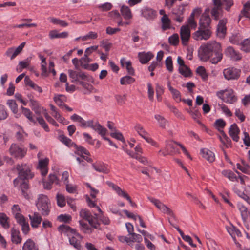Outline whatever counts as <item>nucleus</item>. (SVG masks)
Instances as JSON below:
<instances>
[{
    "mask_svg": "<svg viewBox=\"0 0 250 250\" xmlns=\"http://www.w3.org/2000/svg\"><path fill=\"white\" fill-rule=\"evenodd\" d=\"M240 69L234 67H229L223 70L224 76L228 80H238L240 76Z\"/></svg>",
    "mask_w": 250,
    "mask_h": 250,
    "instance_id": "9d476101",
    "label": "nucleus"
},
{
    "mask_svg": "<svg viewBox=\"0 0 250 250\" xmlns=\"http://www.w3.org/2000/svg\"><path fill=\"white\" fill-rule=\"evenodd\" d=\"M213 6L210 9V14L215 20H219L223 16V7L229 11L233 5L232 0H213Z\"/></svg>",
    "mask_w": 250,
    "mask_h": 250,
    "instance_id": "7ed1b4c3",
    "label": "nucleus"
},
{
    "mask_svg": "<svg viewBox=\"0 0 250 250\" xmlns=\"http://www.w3.org/2000/svg\"><path fill=\"white\" fill-rule=\"evenodd\" d=\"M59 139L61 142H62L68 146H71L73 145L72 140L63 134L59 135Z\"/></svg>",
    "mask_w": 250,
    "mask_h": 250,
    "instance_id": "864d4df0",
    "label": "nucleus"
},
{
    "mask_svg": "<svg viewBox=\"0 0 250 250\" xmlns=\"http://www.w3.org/2000/svg\"><path fill=\"white\" fill-rule=\"evenodd\" d=\"M22 113L32 123L36 124V122L32 117V112L28 108L21 106Z\"/></svg>",
    "mask_w": 250,
    "mask_h": 250,
    "instance_id": "ea45409f",
    "label": "nucleus"
},
{
    "mask_svg": "<svg viewBox=\"0 0 250 250\" xmlns=\"http://www.w3.org/2000/svg\"><path fill=\"white\" fill-rule=\"evenodd\" d=\"M92 166L94 170L98 172L107 174L110 171L107 166L103 163L98 162L93 163Z\"/></svg>",
    "mask_w": 250,
    "mask_h": 250,
    "instance_id": "b1692460",
    "label": "nucleus"
},
{
    "mask_svg": "<svg viewBox=\"0 0 250 250\" xmlns=\"http://www.w3.org/2000/svg\"><path fill=\"white\" fill-rule=\"evenodd\" d=\"M20 184H21V185H20L21 189L23 196L25 198H28L29 195H28L27 192L26 191V190L28 188V183L26 182L23 181H22V183H21Z\"/></svg>",
    "mask_w": 250,
    "mask_h": 250,
    "instance_id": "603ef678",
    "label": "nucleus"
},
{
    "mask_svg": "<svg viewBox=\"0 0 250 250\" xmlns=\"http://www.w3.org/2000/svg\"><path fill=\"white\" fill-rule=\"evenodd\" d=\"M68 73L70 78L71 79V82L75 83L79 81V79L83 80L87 79V76L83 72H77L73 70L69 69L68 70Z\"/></svg>",
    "mask_w": 250,
    "mask_h": 250,
    "instance_id": "aec40b11",
    "label": "nucleus"
},
{
    "mask_svg": "<svg viewBox=\"0 0 250 250\" xmlns=\"http://www.w3.org/2000/svg\"><path fill=\"white\" fill-rule=\"evenodd\" d=\"M48 162L49 159L47 158L40 160L39 161L38 168L40 169L41 174L43 176L46 175L48 172L47 166Z\"/></svg>",
    "mask_w": 250,
    "mask_h": 250,
    "instance_id": "cd10ccee",
    "label": "nucleus"
},
{
    "mask_svg": "<svg viewBox=\"0 0 250 250\" xmlns=\"http://www.w3.org/2000/svg\"><path fill=\"white\" fill-rule=\"evenodd\" d=\"M9 217L4 213H0V224L5 229H8L10 227V224L8 221Z\"/></svg>",
    "mask_w": 250,
    "mask_h": 250,
    "instance_id": "e433bc0d",
    "label": "nucleus"
},
{
    "mask_svg": "<svg viewBox=\"0 0 250 250\" xmlns=\"http://www.w3.org/2000/svg\"><path fill=\"white\" fill-rule=\"evenodd\" d=\"M211 33L210 29L199 27L198 30L192 34V37L196 41L207 40L211 37Z\"/></svg>",
    "mask_w": 250,
    "mask_h": 250,
    "instance_id": "6e6552de",
    "label": "nucleus"
},
{
    "mask_svg": "<svg viewBox=\"0 0 250 250\" xmlns=\"http://www.w3.org/2000/svg\"><path fill=\"white\" fill-rule=\"evenodd\" d=\"M225 55L233 61H238L242 58V54L232 46L227 47L224 51Z\"/></svg>",
    "mask_w": 250,
    "mask_h": 250,
    "instance_id": "ddd939ff",
    "label": "nucleus"
},
{
    "mask_svg": "<svg viewBox=\"0 0 250 250\" xmlns=\"http://www.w3.org/2000/svg\"><path fill=\"white\" fill-rule=\"evenodd\" d=\"M179 71L180 74L185 77H188L191 74V72L189 69L186 65L179 67Z\"/></svg>",
    "mask_w": 250,
    "mask_h": 250,
    "instance_id": "4d7b16f0",
    "label": "nucleus"
},
{
    "mask_svg": "<svg viewBox=\"0 0 250 250\" xmlns=\"http://www.w3.org/2000/svg\"><path fill=\"white\" fill-rule=\"evenodd\" d=\"M48 19L52 23L59 25L62 27H64L68 25V23L64 20H60L54 17H49Z\"/></svg>",
    "mask_w": 250,
    "mask_h": 250,
    "instance_id": "79ce46f5",
    "label": "nucleus"
},
{
    "mask_svg": "<svg viewBox=\"0 0 250 250\" xmlns=\"http://www.w3.org/2000/svg\"><path fill=\"white\" fill-rule=\"evenodd\" d=\"M197 73L199 74L204 80H206L208 75L206 71V69L203 66H199L196 70Z\"/></svg>",
    "mask_w": 250,
    "mask_h": 250,
    "instance_id": "bf43d9fd",
    "label": "nucleus"
},
{
    "mask_svg": "<svg viewBox=\"0 0 250 250\" xmlns=\"http://www.w3.org/2000/svg\"><path fill=\"white\" fill-rule=\"evenodd\" d=\"M30 102L31 104V106L32 109L35 111V113L40 114V111H39V106L38 102L33 98L30 99Z\"/></svg>",
    "mask_w": 250,
    "mask_h": 250,
    "instance_id": "680f3d73",
    "label": "nucleus"
},
{
    "mask_svg": "<svg viewBox=\"0 0 250 250\" xmlns=\"http://www.w3.org/2000/svg\"><path fill=\"white\" fill-rule=\"evenodd\" d=\"M16 221L21 226L23 233L27 235L30 230V227L28 222L26 221L25 217L24 216L21 217Z\"/></svg>",
    "mask_w": 250,
    "mask_h": 250,
    "instance_id": "c756f323",
    "label": "nucleus"
},
{
    "mask_svg": "<svg viewBox=\"0 0 250 250\" xmlns=\"http://www.w3.org/2000/svg\"><path fill=\"white\" fill-rule=\"evenodd\" d=\"M36 206L42 215L47 216L49 214L50 203L47 196L43 194L39 195L36 202Z\"/></svg>",
    "mask_w": 250,
    "mask_h": 250,
    "instance_id": "39448f33",
    "label": "nucleus"
},
{
    "mask_svg": "<svg viewBox=\"0 0 250 250\" xmlns=\"http://www.w3.org/2000/svg\"><path fill=\"white\" fill-rule=\"evenodd\" d=\"M98 37L97 34L94 32H89L87 34L82 37V40L83 41L87 40L89 39H96Z\"/></svg>",
    "mask_w": 250,
    "mask_h": 250,
    "instance_id": "338daca9",
    "label": "nucleus"
},
{
    "mask_svg": "<svg viewBox=\"0 0 250 250\" xmlns=\"http://www.w3.org/2000/svg\"><path fill=\"white\" fill-rule=\"evenodd\" d=\"M168 42L171 45L176 46L179 42V37L178 34H174L168 38Z\"/></svg>",
    "mask_w": 250,
    "mask_h": 250,
    "instance_id": "5fc2aeb1",
    "label": "nucleus"
},
{
    "mask_svg": "<svg viewBox=\"0 0 250 250\" xmlns=\"http://www.w3.org/2000/svg\"><path fill=\"white\" fill-rule=\"evenodd\" d=\"M30 221V224L33 228H38L41 224L42 220V216L38 212H34L28 215Z\"/></svg>",
    "mask_w": 250,
    "mask_h": 250,
    "instance_id": "412c9836",
    "label": "nucleus"
},
{
    "mask_svg": "<svg viewBox=\"0 0 250 250\" xmlns=\"http://www.w3.org/2000/svg\"><path fill=\"white\" fill-rule=\"evenodd\" d=\"M201 153L202 157L205 158L207 161L210 163H212L215 160L214 154L207 148H203L201 150Z\"/></svg>",
    "mask_w": 250,
    "mask_h": 250,
    "instance_id": "7c9ffc66",
    "label": "nucleus"
},
{
    "mask_svg": "<svg viewBox=\"0 0 250 250\" xmlns=\"http://www.w3.org/2000/svg\"><path fill=\"white\" fill-rule=\"evenodd\" d=\"M227 19L223 18L219 21V23L217 27V35L220 38H224L226 34V24L227 23Z\"/></svg>",
    "mask_w": 250,
    "mask_h": 250,
    "instance_id": "a211bd4d",
    "label": "nucleus"
},
{
    "mask_svg": "<svg viewBox=\"0 0 250 250\" xmlns=\"http://www.w3.org/2000/svg\"><path fill=\"white\" fill-rule=\"evenodd\" d=\"M52 115L60 123H62L64 125L68 124V122L66 121L65 119L57 111L52 112Z\"/></svg>",
    "mask_w": 250,
    "mask_h": 250,
    "instance_id": "6e6d98bb",
    "label": "nucleus"
},
{
    "mask_svg": "<svg viewBox=\"0 0 250 250\" xmlns=\"http://www.w3.org/2000/svg\"><path fill=\"white\" fill-rule=\"evenodd\" d=\"M57 205L60 207H63L66 204L65 199L63 195L58 193L56 196Z\"/></svg>",
    "mask_w": 250,
    "mask_h": 250,
    "instance_id": "13d9d810",
    "label": "nucleus"
},
{
    "mask_svg": "<svg viewBox=\"0 0 250 250\" xmlns=\"http://www.w3.org/2000/svg\"><path fill=\"white\" fill-rule=\"evenodd\" d=\"M9 151L11 156L16 159L21 160L26 155L27 149L24 147L23 145L12 144Z\"/></svg>",
    "mask_w": 250,
    "mask_h": 250,
    "instance_id": "423d86ee",
    "label": "nucleus"
},
{
    "mask_svg": "<svg viewBox=\"0 0 250 250\" xmlns=\"http://www.w3.org/2000/svg\"><path fill=\"white\" fill-rule=\"evenodd\" d=\"M11 240L13 243L15 244H19L21 243L22 238L21 236L19 230L14 228L11 229Z\"/></svg>",
    "mask_w": 250,
    "mask_h": 250,
    "instance_id": "c85d7f7f",
    "label": "nucleus"
},
{
    "mask_svg": "<svg viewBox=\"0 0 250 250\" xmlns=\"http://www.w3.org/2000/svg\"><path fill=\"white\" fill-rule=\"evenodd\" d=\"M88 127H91L94 130L97 132L98 134L102 137L103 139L105 137L107 130L105 127L102 126L98 122H96L94 124L93 120H88Z\"/></svg>",
    "mask_w": 250,
    "mask_h": 250,
    "instance_id": "4468645a",
    "label": "nucleus"
},
{
    "mask_svg": "<svg viewBox=\"0 0 250 250\" xmlns=\"http://www.w3.org/2000/svg\"><path fill=\"white\" fill-rule=\"evenodd\" d=\"M161 21L162 22L161 28L163 30L165 31L170 29L171 26V21L167 15L162 16L161 19Z\"/></svg>",
    "mask_w": 250,
    "mask_h": 250,
    "instance_id": "c9c22d12",
    "label": "nucleus"
},
{
    "mask_svg": "<svg viewBox=\"0 0 250 250\" xmlns=\"http://www.w3.org/2000/svg\"><path fill=\"white\" fill-rule=\"evenodd\" d=\"M166 66L167 70L170 72H172L173 70L172 58L169 56L167 58L165 61Z\"/></svg>",
    "mask_w": 250,
    "mask_h": 250,
    "instance_id": "e2e57ef3",
    "label": "nucleus"
},
{
    "mask_svg": "<svg viewBox=\"0 0 250 250\" xmlns=\"http://www.w3.org/2000/svg\"><path fill=\"white\" fill-rule=\"evenodd\" d=\"M120 11L121 14L125 20H130L132 18V14L131 9L127 6L122 5Z\"/></svg>",
    "mask_w": 250,
    "mask_h": 250,
    "instance_id": "72a5a7b5",
    "label": "nucleus"
},
{
    "mask_svg": "<svg viewBox=\"0 0 250 250\" xmlns=\"http://www.w3.org/2000/svg\"><path fill=\"white\" fill-rule=\"evenodd\" d=\"M216 96L225 102L229 104H233L237 100V98L233 94V91L231 89H225L217 91Z\"/></svg>",
    "mask_w": 250,
    "mask_h": 250,
    "instance_id": "0eeeda50",
    "label": "nucleus"
},
{
    "mask_svg": "<svg viewBox=\"0 0 250 250\" xmlns=\"http://www.w3.org/2000/svg\"><path fill=\"white\" fill-rule=\"evenodd\" d=\"M141 16L148 20H153L157 16V12L152 8L145 7L141 10Z\"/></svg>",
    "mask_w": 250,
    "mask_h": 250,
    "instance_id": "6ab92c4d",
    "label": "nucleus"
},
{
    "mask_svg": "<svg viewBox=\"0 0 250 250\" xmlns=\"http://www.w3.org/2000/svg\"><path fill=\"white\" fill-rule=\"evenodd\" d=\"M191 31L188 25H182L180 28V35L182 43L184 46H187L191 36Z\"/></svg>",
    "mask_w": 250,
    "mask_h": 250,
    "instance_id": "9b49d317",
    "label": "nucleus"
},
{
    "mask_svg": "<svg viewBox=\"0 0 250 250\" xmlns=\"http://www.w3.org/2000/svg\"><path fill=\"white\" fill-rule=\"evenodd\" d=\"M235 192L241 198L246 201L249 205H250V198L244 192L240 191L237 189H234Z\"/></svg>",
    "mask_w": 250,
    "mask_h": 250,
    "instance_id": "69168bd1",
    "label": "nucleus"
},
{
    "mask_svg": "<svg viewBox=\"0 0 250 250\" xmlns=\"http://www.w3.org/2000/svg\"><path fill=\"white\" fill-rule=\"evenodd\" d=\"M184 8L182 6H178L172 11V14L174 16V20L178 22H182L183 21V14Z\"/></svg>",
    "mask_w": 250,
    "mask_h": 250,
    "instance_id": "5701e85b",
    "label": "nucleus"
},
{
    "mask_svg": "<svg viewBox=\"0 0 250 250\" xmlns=\"http://www.w3.org/2000/svg\"><path fill=\"white\" fill-rule=\"evenodd\" d=\"M239 133L240 130L236 124H233L230 126L229 133L233 141L238 142L239 140L238 134Z\"/></svg>",
    "mask_w": 250,
    "mask_h": 250,
    "instance_id": "393cba45",
    "label": "nucleus"
},
{
    "mask_svg": "<svg viewBox=\"0 0 250 250\" xmlns=\"http://www.w3.org/2000/svg\"><path fill=\"white\" fill-rule=\"evenodd\" d=\"M198 56L200 60L206 62L211 58L210 62L217 64L222 59V53L220 43L215 41H210L202 44L198 50Z\"/></svg>",
    "mask_w": 250,
    "mask_h": 250,
    "instance_id": "f257e3e1",
    "label": "nucleus"
},
{
    "mask_svg": "<svg viewBox=\"0 0 250 250\" xmlns=\"http://www.w3.org/2000/svg\"><path fill=\"white\" fill-rule=\"evenodd\" d=\"M81 218L88 221L89 224L85 222L83 220L79 221L80 229L84 233L90 234L92 233L93 229H100V223L98 220L97 214L95 213L93 215L88 210L82 209L79 213Z\"/></svg>",
    "mask_w": 250,
    "mask_h": 250,
    "instance_id": "f03ea898",
    "label": "nucleus"
},
{
    "mask_svg": "<svg viewBox=\"0 0 250 250\" xmlns=\"http://www.w3.org/2000/svg\"><path fill=\"white\" fill-rule=\"evenodd\" d=\"M209 9H207L202 14L199 21V27L210 29L211 19L209 16Z\"/></svg>",
    "mask_w": 250,
    "mask_h": 250,
    "instance_id": "2eb2a0df",
    "label": "nucleus"
},
{
    "mask_svg": "<svg viewBox=\"0 0 250 250\" xmlns=\"http://www.w3.org/2000/svg\"><path fill=\"white\" fill-rule=\"evenodd\" d=\"M179 143L174 142L173 141H168L166 142V149H167V152H163V155L166 156L167 154L172 155L178 152V150L176 148L175 145Z\"/></svg>",
    "mask_w": 250,
    "mask_h": 250,
    "instance_id": "4be33fe9",
    "label": "nucleus"
},
{
    "mask_svg": "<svg viewBox=\"0 0 250 250\" xmlns=\"http://www.w3.org/2000/svg\"><path fill=\"white\" fill-rule=\"evenodd\" d=\"M12 212L16 220L23 216V215L21 214L20 208L18 205H13L12 208Z\"/></svg>",
    "mask_w": 250,
    "mask_h": 250,
    "instance_id": "37998d69",
    "label": "nucleus"
},
{
    "mask_svg": "<svg viewBox=\"0 0 250 250\" xmlns=\"http://www.w3.org/2000/svg\"><path fill=\"white\" fill-rule=\"evenodd\" d=\"M222 174L232 181L237 180L235 174L230 170H224L222 171Z\"/></svg>",
    "mask_w": 250,
    "mask_h": 250,
    "instance_id": "3c124183",
    "label": "nucleus"
},
{
    "mask_svg": "<svg viewBox=\"0 0 250 250\" xmlns=\"http://www.w3.org/2000/svg\"><path fill=\"white\" fill-rule=\"evenodd\" d=\"M7 104L14 114L18 113V105L14 100H8L7 101Z\"/></svg>",
    "mask_w": 250,
    "mask_h": 250,
    "instance_id": "49530a36",
    "label": "nucleus"
},
{
    "mask_svg": "<svg viewBox=\"0 0 250 250\" xmlns=\"http://www.w3.org/2000/svg\"><path fill=\"white\" fill-rule=\"evenodd\" d=\"M70 119L73 122H76L79 123V125L82 127H88V121L86 122L82 117L76 114H74L73 115H72L71 116Z\"/></svg>",
    "mask_w": 250,
    "mask_h": 250,
    "instance_id": "2f4dec72",
    "label": "nucleus"
},
{
    "mask_svg": "<svg viewBox=\"0 0 250 250\" xmlns=\"http://www.w3.org/2000/svg\"><path fill=\"white\" fill-rule=\"evenodd\" d=\"M16 169L19 172V177L14 179L13 183L15 186L18 185L20 180H25L32 178L34 175L31 172L30 167L26 164L18 165Z\"/></svg>",
    "mask_w": 250,
    "mask_h": 250,
    "instance_id": "20e7f679",
    "label": "nucleus"
},
{
    "mask_svg": "<svg viewBox=\"0 0 250 250\" xmlns=\"http://www.w3.org/2000/svg\"><path fill=\"white\" fill-rule=\"evenodd\" d=\"M22 250H39V247L31 239H28L24 243Z\"/></svg>",
    "mask_w": 250,
    "mask_h": 250,
    "instance_id": "473e14b6",
    "label": "nucleus"
},
{
    "mask_svg": "<svg viewBox=\"0 0 250 250\" xmlns=\"http://www.w3.org/2000/svg\"><path fill=\"white\" fill-rule=\"evenodd\" d=\"M58 230L61 233H67L69 236L71 234L75 233L76 230L75 229L71 228L69 226L65 225H61L58 228Z\"/></svg>",
    "mask_w": 250,
    "mask_h": 250,
    "instance_id": "4c0bfd02",
    "label": "nucleus"
},
{
    "mask_svg": "<svg viewBox=\"0 0 250 250\" xmlns=\"http://www.w3.org/2000/svg\"><path fill=\"white\" fill-rule=\"evenodd\" d=\"M229 40L231 43L238 45L241 42L242 37L239 33H235L229 37Z\"/></svg>",
    "mask_w": 250,
    "mask_h": 250,
    "instance_id": "a19ab883",
    "label": "nucleus"
},
{
    "mask_svg": "<svg viewBox=\"0 0 250 250\" xmlns=\"http://www.w3.org/2000/svg\"><path fill=\"white\" fill-rule=\"evenodd\" d=\"M58 220L60 222L68 223L71 220V217L69 215L61 214L58 216Z\"/></svg>",
    "mask_w": 250,
    "mask_h": 250,
    "instance_id": "774afa93",
    "label": "nucleus"
},
{
    "mask_svg": "<svg viewBox=\"0 0 250 250\" xmlns=\"http://www.w3.org/2000/svg\"><path fill=\"white\" fill-rule=\"evenodd\" d=\"M154 118L158 122L159 126L161 128H165L167 125V121L162 116L156 114L155 115Z\"/></svg>",
    "mask_w": 250,
    "mask_h": 250,
    "instance_id": "a18cd8bd",
    "label": "nucleus"
},
{
    "mask_svg": "<svg viewBox=\"0 0 250 250\" xmlns=\"http://www.w3.org/2000/svg\"><path fill=\"white\" fill-rule=\"evenodd\" d=\"M106 184L109 187H111L117 193V194L120 196H121L122 195H123V194L125 192L124 190H123L119 187L115 185L111 182L107 181Z\"/></svg>",
    "mask_w": 250,
    "mask_h": 250,
    "instance_id": "09e8293b",
    "label": "nucleus"
},
{
    "mask_svg": "<svg viewBox=\"0 0 250 250\" xmlns=\"http://www.w3.org/2000/svg\"><path fill=\"white\" fill-rule=\"evenodd\" d=\"M237 206L239 210L241 212V215L242 220H243L244 222H245L247 220L250 214V212L248 211L247 208L245 207L243 204L241 203H238Z\"/></svg>",
    "mask_w": 250,
    "mask_h": 250,
    "instance_id": "f704fd0d",
    "label": "nucleus"
},
{
    "mask_svg": "<svg viewBox=\"0 0 250 250\" xmlns=\"http://www.w3.org/2000/svg\"><path fill=\"white\" fill-rule=\"evenodd\" d=\"M39 57L42 61L41 66V70L42 71V75L46 76L47 74L46 58L44 56H42L41 54H39Z\"/></svg>",
    "mask_w": 250,
    "mask_h": 250,
    "instance_id": "de8ad7c7",
    "label": "nucleus"
},
{
    "mask_svg": "<svg viewBox=\"0 0 250 250\" xmlns=\"http://www.w3.org/2000/svg\"><path fill=\"white\" fill-rule=\"evenodd\" d=\"M25 44V42H23L16 48L14 47L8 48L5 53L6 55L11 60H13L22 51Z\"/></svg>",
    "mask_w": 250,
    "mask_h": 250,
    "instance_id": "dca6fc26",
    "label": "nucleus"
},
{
    "mask_svg": "<svg viewBox=\"0 0 250 250\" xmlns=\"http://www.w3.org/2000/svg\"><path fill=\"white\" fill-rule=\"evenodd\" d=\"M241 50L245 52H250V38L244 40L240 43Z\"/></svg>",
    "mask_w": 250,
    "mask_h": 250,
    "instance_id": "c03bdc74",
    "label": "nucleus"
},
{
    "mask_svg": "<svg viewBox=\"0 0 250 250\" xmlns=\"http://www.w3.org/2000/svg\"><path fill=\"white\" fill-rule=\"evenodd\" d=\"M83 237L80 235L77 231L75 233L71 234L69 237V241L72 246L77 250H81L82 249L81 242Z\"/></svg>",
    "mask_w": 250,
    "mask_h": 250,
    "instance_id": "f8f14e48",
    "label": "nucleus"
},
{
    "mask_svg": "<svg viewBox=\"0 0 250 250\" xmlns=\"http://www.w3.org/2000/svg\"><path fill=\"white\" fill-rule=\"evenodd\" d=\"M201 10L200 8H197L194 9L189 17L188 19V26L189 28L195 29L197 26V23L194 20V17L195 15H199Z\"/></svg>",
    "mask_w": 250,
    "mask_h": 250,
    "instance_id": "a878e982",
    "label": "nucleus"
},
{
    "mask_svg": "<svg viewBox=\"0 0 250 250\" xmlns=\"http://www.w3.org/2000/svg\"><path fill=\"white\" fill-rule=\"evenodd\" d=\"M140 62L142 64L147 63L152 58L154 55L151 52L146 53L145 52H139L138 55Z\"/></svg>",
    "mask_w": 250,
    "mask_h": 250,
    "instance_id": "bb28decb",
    "label": "nucleus"
},
{
    "mask_svg": "<svg viewBox=\"0 0 250 250\" xmlns=\"http://www.w3.org/2000/svg\"><path fill=\"white\" fill-rule=\"evenodd\" d=\"M37 120L39 123V124L42 126V127L46 131L49 132L50 129L49 128L45 123L44 120L42 117H38L37 118Z\"/></svg>",
    "mask_w": 250,
    "mask_h": 250,
    "instance_id": "0e129e2a",
    "label": "nucleus"
},
{
    "mask_svg": "<svg viewBox=\"0 0 250 250\" xmlns=\"http://www.w3.org/2000/svg\"><path fill=\"white\" fill-rule=\"evenodd\" d=\"M148 199L163 213L167 214L172 217H174L175 215L173 211L160 200L150 197H148Z\"/></svg>",
    "mask_w": 250,
    "mask_h": 250,
    "instance_id": "1a4fd4ad",
    "label": "nucleus"
},
{
    "mask_svg": "<svg viewBox=\"0 0 250 250\" xmlns=\"http://www.w3.org/2000/svg\"><path fill=\"white\" fill-rule=\"evenodd\" d=\"M134 130L137 133L144 138L148 143H151L152 145H155L156 143L154 142L150 138L148 137V133L146 131L143 126L139 124H137L134 127Z\"/></svg>",
    "mask_w": 250,
    "mask_h": 250,
    "instance_id": "f3484780",
    "label": "nucleus"
},
{
    "mask_svg": "<svg viewBox=\"0 0 250 250\" xmlns=\"http://www.w3.org/2000/svg\"><path fill=\"white\" fill-rule=\"evenodd\" d=\"M135 79L129 76H125L120 80V83L122 85L130 84L134 83Z\"/></svg>",
    "mask_w": 250,
    "mask_h": 250,
    "instance_id": "8fccbe9b",
    "label": "nucleus"
},
{
    "mask_svg": "<svg viewBox=\"0 0 250 250\" xmlns=\"http://www.w3.org/2000/svg\"><path fill=\"white\" fill-rule=\"evenodd\" d=\"M54 100L56 104L60 107L63 108L65 104L64 103L66 101V97L63 95H58L54 97Z\"/></svg>",
    "mask_w": 250,
    "mask_h": 250,
    "instance_id": "58836bf2",
    "label": "nucleus"
},
{
    "mask_svg": "<svg viewBox=\"0 0 250 250\" xmlns=\"http://www.w3.org/2000/svg\"><path fill=\"white\" fill-rule=\"evenodd\" d=\"M170 91L172 95V98L175 100H176L177 102H180L181 101V93L179 92V91L173 88H171Z\"/></svg>",
    "mask_w": 250,
    "mask_h": 250,
    "instance_id": "052dcab7",
    "label": "nucleus"
}]
</instances>
